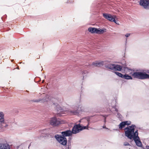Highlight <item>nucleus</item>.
Listing matches in <instances>:
<instances>
[{
	"mask_svg": "<svg viewBox=\"0 0 149 149\" xmlns=\"http://www.w3.org/2000/svg\"><path fill=\"white\" fill-rule=\"evenodd\" d=\"M102 127H103V128H105V129H107V128L106 127V126H105L104 125V126H103Z\"/></svg>",
	"mask_w": 149,
	"mask_h": 149,
	"instance_id": "nucleus-32",
	"label": "nucleus"
},
{
	"mask_svg": "<svg viewBox=\"0 0 149 149\" xmlns=\"http://www.w3.org/2000/svg\"><path fill=\"white\" fill-rule=\"evenodd\" d=\"M4 121V115L2 112H0V122Z\"/></svg>",
	"mask_w": 149,
	"mask_h": 149,
	"instance_id": "nucleus-18",
	"label": "nucleus"
},
{
	"mask_svg": "<svg viewBox=\"0 0 149 149\" xmlns=\"http://www.w3.org/2000/svg\"><path fill=\"white\" fill-rule=\"evenodd\" d=\"M146 148L147 149H149V146H146Z\"/></svg>",
	"mask_w": 149,
	"mask_h": 149,
	"instance_id": "nucleus-33",
	"label": "nucleus"
},
{
	"mask_svg": "<svg viewBox=\"0 0 149 149\" xmlns=\"http://www.w3.org/2000/svg\"><path fill=\"white\" fill-rule=\"evenodd\" d=\"M114 73L116 74L119 77H120L122 78H123V75L121 73L116 72H115Z\"/></svg>",
	"mask_w": 149,
	"mask_h": 149,
	"instance_id": "nucleus-23",
	"label": "nucleus"
},
{
	"mask_svg": "<svg viewBox=\"0 0 149 149\" xmlns=\"http://www.w3.org/2000/svg\"><path fill=\"white\" fill-rule=\"evenodd\" d=\"M30 146V145H29V148Z\"/></svg>",
	"mask_w": 149,
	"mask_h": 149,
	"instance_id": "nucleus-36",
	"label": "nucleus"
},
{
	"mask_svg": "<svg viewBox=\"0 0 149 149\" xmlns=\"http://www.w3.org/2000/svg\"><path fill=\"white\" fill-rule=\"evenodd\" d=\"M88 73V72L86 70H84L83 71L82 74L83 76V78L84 79L85 77L86 76V74Z\"/></svg>",
	"mask_w": 149,
	"mask_h": 149,
	"instance_id": "nucleus-25",
	"label": "nucleus"
},
{
	"mask_svg": "<svg viewBox=\"0 0 149 149\" xmlns=\"http://www.w3.org/2000/svg\"><path fill=\"white\" fill-rule=\"evenodd\" d=\"M139 4L144 8L146 9H149V0H141L140 1Z\"/></svg>",
	"mask_w": 149,
	"mask_h": 149,
	"instance_id": "nucleus-6",
	"label": "nucleus"
},
{
	"mask_svg": "<svg viewBox=\"0 0 149 149\" xmlns=\"http://www.w3.org/2000/svg\"><path fill=\"white\" fill-rule=\"evenodd\" d=\"M0 123V132H2L6 130L8 125L4 121Z\"/></svg>",
	"mask_w": 149,
	"mask_h": 149,
	"instance_id": "nucleus-12",
	"label": "nucleus"
},
{
	"mask_svg": "<svg viewBox=\"0 0 149 149\" xmlns=\"http://www.w3.org/2000/svg\"><path fill=\"white\" fill-rule=\"evenodd\" d=\"M45 77H46V76H45Z\"/></svg>",
	"mask_w": 149,
	"mask_h": 149,
	"instance_id": "nucleus-35",
	"label": "nucleus"
},
{
	"mask_svg": "<svg viewBox=\"0 0 149 149\" xmlns=\"http://www.w3.org/2000/svg\"><path fill=\"white\" fill-rule=\"evenodd\" d=\"M108 116V115H105L104 116V117L105 118L104 119V122L105 123L106 121V117Z\"/></svg>",
	"mask_w": 149,
	"mask_h": 149,
	"instance_id": "nucleus-28",
	"label": "nucleus"
},
{
	"mask_svg": "<svg viewBox=\"0 0 149 149\" xmlns=\"http://www.w3.org/2000/svg\"><path fill=\"white\" fill-rule=\"evenodd\" d=\"M80 104V103L79 102L77 104V106H73L72 108L74 109V110L70 111L71 113L74 115H77L79 113V111L78 110V109Z\"/></svg>",
	"mask_w": 149,
	"mask_h": 149,
	"instance_id": "nucleus-10",
	"label": "nucleus"
},
{
	"mask_svg": "<svg viewBox=\"0 0 149 149\" xmlns=\"http://www.w3.org/2000/svg\"><path fill=\"white\" fill-rule=\"evenodd\" d=\"M124 124L125 125H130L131 124V122L130 121H123Z\"/></svg>",
	"mask_w": 149,
	"mask_h": 149,
	"instance_id": "nucleus-26",
	"label": "nucleus"
},
{
	"mask_svg": "<svg viewBox=\"0 0 149 149\" xmlns=\"http://www.w3.org/2000/svg\"><path fill=\"white\" fill-rule=\"evenodd\" d=\"M50 123L52 125L55 126L59 125L61 123V122L60 119H57L55 117H53L51 118Z\"/></svg>",
	"mask_w": 149,
	"mask_h": 149,
	"instance_id": "nucleus-5",
	"label": "nucleus"
},
{
	"mask_svg": "<svg viewBox=\"0 0 149 149\" xmlns=\"http://www.w3.org/2000/svg\"><path fill=\"white\" fill-rule=\"evenodd\" d=\"M103 17L108 20L114 22L117 24L115 20L114 16H112L111 14L107 13H103Z\"/></svg>",
	"mask_w": 149,
	"mask_h": 149,
	"instance_id": "nucleus-8",
	"label": "nucleus"
},
{
	"mask_svg": "<svg viewBox=\"0 0 149 149\" xmlns=\"http://www.w3.org/2000/svg\"><path fill=\"white\" fill-rule=\"evenodd\" d=\"M44 81V80H43L42 81V82H43Z\"/></svg>",
	"mask_w": 149,
	"mask_h": 149,
	"instance_id": "nucleus-34",
	"label": "nucleus"
},
{
	"mask_svg": "<svg viewBox=\"0 0 149 149\" xmlns=\"http://www.w3.org/2000/svg\"><path fill=\"white\" fill-rule=\"evenodd\" d=\"M97 33H102L106 32V29H97Z\"/></svg>",
	"mask_w": 149,
	"mask_h": 149,
	"instance_id": "nucleus-17",
	"label": "nucleus"
},
{
	"mask_svg": "<svg viewBox=\"0 0 149 149\" xmlns=\"http://www.w3.org/2000/svg\"><path fill=\"white\" fill-rule=\"evenodd\" d=\"M130 33H127L126 34H125V36L126 37H128L130 36Z\"/></svg>",
	"mask_w": 149,
	"mask_h": 149,
	"instance_id": "nucleus-29",
	"label": "nucleus"
},
{
	"mask_svg": "<svg viewBox=\"0 0 149 149\" xmlns=\"http://www.w3.org/2000/svg\"><path fill=\"white\" fill-rule=\"evenodd\" d=\"M82 130L80 124L76 125L74 126L72 130V133L73 134L78 133Z\"/></svg>",
	"mask_w": 149,
	"mask_h": 149,
	"instance_id": "nucleus-7",
	"label": "nucleus"
},
{
	"mask_svg": "<svg viewBox=\"0 0 149 149\" xmlns=\"http://www.w3.org/2000/svg\"><path fill=\"white\" fill-rule=\"evenodd\" d=\"M103 65V62H93L92 64V65L95 67H100L102 66Z\"/></svg>",
	"mask_w": 149,
	"mask_h": 149,
	"instance_id": "nucleus-15",
	"label": "nucleus"
},
{
	"mask_svg": "<svg viewBox=\"0 0 149 149\" xmlns=\"http://www.w3.org/2000/svg\"><path fill=\"white\" fill-rule=\"evenodd\" d=\"M123 78L126 79H132V78L129 75L127 74H125L123 75Z\"/></svg>",
	"mask_w": 149,
	"mask_h": 149,
	"instance_id": "nucleus-19",
	"label": "nucleus"
},
{
	"mask_svg": "<svg viewBox=\"0 0 149 149\" xmlns=\"http://www.w3.org/2000/svg\"><path fill=\"white\" fill-rule=\"evenodd\" d=\"M55 137L58 142L63 146H65L67 143V140L66 137H63L61 135L56 134Z\"/></svg>",
	"mask_w": 149,
	"mask_h": 149,
	"instance_id": "nucleus-4",
	"label": "nucleus"
},
{
	"mask_svg": "<svg viewBox=\"0 0 149 149\" xmlns=\"http://www.w3.org/2000/svg\"><path fill=\"white\" fill-rule=\"evenodd\" d=\"M113 107L115 109V111L118 112V109L117 108H116V107Z\"/></svg>",
	"mask_w": 149,
	"mask_h": 149,
	"instance_id": "nucleus-31",
	"label": "nucleus"
},
{
	"mask_svg": "<svg viewBox=\"0 0 149 149\" xmlns=\"http://www.w3.org/2000/svg\"><path fill=\"white\" fill-rule=\"evenodd\" d=\"M117 115H118V117H119V118H121V115H120V113H117Z\"/></svg>",
	"mask_w": 149,
	"mask_h": 149,
	"instance_id": "nucleus-30",
	"label": "nucleus"
},
{
	"mask_svg": "<svg viewBox=\"0 0 149 149\" xmlns=\"http://www.w3.org/2000/svg\"><path fill=\"white\" fill-rule=\"evenodd\" d=\"M125 126V125L124 122H122L120 123L118 125L119 128L120 129H122Z\"/></svg>",
	"mask_w": 149,
	"mask_h": 149,
	"instance_id": "nucleus-20",
	"label": "nucleus"
},
{
	"mask_svg": "<svg viewBox=\"0 0 149 149\" xmlns=\"http://www.w3.org/2000/svg\"><path fill=\"white\" fill-rule=\"evenodd\" d=\"M89 125V123H88V125L86 126H81V128L82 129V130L84 129H88V125Z\"/></svg>",
	"mask_w": 149,
	"mask_h": 149,
	"instance_id": "nucleus-24",
	"label": "nucleus"
},
{
	"mask_svg": "<svg viewBox=\"0 0 149 149\" xmlns=\"http://www.w3.org/2000/svg\"><path fill=\"white\" fill-rule=\"evenodd\" d=\"M136 135V136L133 138V140L136 146L139 147H141L142 146V144L140 141L139 137L138 136V134H135V135Z\"/></svg>",
	"mask_w": 149,
	"mask_h": 149,
	"instance_id": "nucleus-11",
	"label": "nucleus"
},
{
	"mask_svg": "<svg viewBox=\"0 0 149 149\" xmlns=\"http://www.w3.org/2000/svg\"><path fill=\"white\" fill-rule=\"evenodd\" d=\"M124 145L125 146H129L130 145L129 143L127 142H125L124 143Z\"/></svg>",
	"mask_w": 149,
	"mask_h": 149,
	"instance_id": "nucleus-27",
	"label": "nucleus"
},
{
	"mask_svg": "<svg viewBox=\"0 0 149 149\" xmlns=\"http://www.w3.org/2000/svg\"><path fill=\"white\" fill-rule=\"evenodd\" d=\"M56 109L57 111H58L59 112H61L62 110V109L61 107H60V106L58 104L57 105H56Z\"/></svg>",
	"mask_w": 149,
	"mask_h": 149,
	"instance_id": "nucleus-21",
	"label": "nucleus"
},
{
	"mask_svg": "<svg viewBox=\"0 0 149 149\" xmlns=\"http://www.w3.org/2000/svg\"><path fill=\"white\" fill-rule=\"evenodd\" d=\"M51 100V98L48 95H47L44 98H43L42 99H41V98L39 99L38 100H33V101L35 102H48L49 101Z\"/></svg>",
	"mask_w": 149,
	"mask_h": 149,
	"instance_id": "nucleus-9",
	"label": "nucleus"
},
{
	"mask_svg": "<svg viewBox=\"0 0 149 149\" xmlns=\"http://www.w3.org/2000/svg\"><path fill=\"white\" fill-rule=\"evenodd\" d=\"M106 67L111 70L114 71H121L123 67L120 65L113 64H109L106 66Z\"/></svg>",
	"mask_w": 149,
	"mask_h": 149,
	"instance_id": "nucleus-3",
	"label": "nucleus"
},
{
	"mask_svg": "<svg viewBox=\"0 0 149 149\" xmlns=\"http://www.w3.org/2000/svg\"><path fill=\"white\" fill-rule=\"evenodd\" d=\"M88 31L91 33H97V28L90 27L88 29Z\"/></svg>",
	"mask_w": 149,
	"mask_h": 149,
	"instance_id": "nucleus-16",
	"label": "nucleus"
},
{
	"mask_svg": "<svg viewBox=\"0 0 149 149\" xmlns=\"http://www.w3.org/2000/svg\"><path fill=\"white\" fill-rule=\"evenodd\" d=\"M47 130L46 129H44L43 130L41 131V133H42V136L44 137V136L42 135L43 134H44L45 135H47L48 134V132H47Z\"/></svg>",
	"mask_w": 149,
	"mask_h": 149,
	"instance_id": "nucleus-22",
	"label": "nucleus"
},
{
	"mask_svg": "<svg viewBox=\"0 0 149 149\" xmlns=\"http://www.w3.org/2000/svg\"><path fill=\"white\" fill-rule=\"evenodd\" d=\"M135 127V125H132L131 126H129L125 128V130H126L125 131V136L128 138L132 139L136 136L135 135V134H138L137 130L134 132Z\"/></svg>",
	"mask_w": 149,
	"mask_h": 149,
	"instance_id": "nucleus-1",
	"label": "nucleus"
},
{
	"mask_svg": "<svg viewBox=\"0 0 149 149\" xmlns=\"http://www.w3.org/2000/svg\"><path fill=\"white\" fill-rule=\"evenodd\" d=\"M0 149H10L9 145L6 143L0 142Z\"/></svg>",
	"mask_w": 149,
	"mask_h": 149,
	"instance_id": "nucleus-14",
	"label": "nucleus"
},
{
	"mask_svg": "<svg viewBox=\"0 0 149 149\" xmlns=\"http://www.w3.org/2000/svg\"><path fill=\"white\" fill-rule=\"evenodd\" d=\"M61 133L62 135L61 136L64 137L71 136L72 134V131L70 130H67L64 132H62Z\"/></svg>",
	"mask_w": 149,
	"mask_h": 149,
	"instance_id": "nucleus-13",
	"label": "nucleus"
},
{
	"mask_svg": "<svg viewBox=\"0 0 149 149\" xmlns=\"http://www.w3.org/2000/svg\"><path fill=\"white\" fill-rule=\"evenodd\" d=\"M132 75L134 78L139 79H149V74H147L144 72H134Z\"/></svg>",
	"mask_w": 149,
	"mask_h": 149,
	"instance_id": "nucleus-2",
	"label": "nucleus"
}]
</instances>
